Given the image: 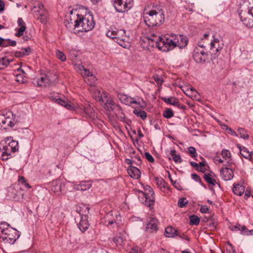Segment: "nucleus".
<instances>
[{"instance_id":"nucleus-1","label":"nucleus","mask_w":253,"mask_h":253,"mask_svg":"<svg viewBox=\"0 0 253 253\" xmlns=\"http://www.w3.org/2000/svg\"><path fill=\"white\" fill-rule=\"evenodd\" d=\"M143 20L149 27L160 26L165 22L164 11L159 7L154 6L152 9L144 13Z\"/></svg>"},{"instance_id":"nucleus-2","label":"nucleus","mask_w":253,"mask_h":253,"mask_svg":"<svg viewBox=\"0 0 253 253\" xmlns=\"http://www.w3.org/2000/svg\"><path fill=\"white\" fill-rule=\"evenodd\" d=\"M241 21L247 27H253V0H246L238 10Z\"/></svg>"},{"instance_id":"nucleus-3","label":"nucleus","mask_w":253,"mask_h":253,"mask_svg":"<svg viewBox=\"0 0 253 253\" xmlns=\"http://www.w3.org/2000/svg\"><path fill=\"white\" fill-rule=\"evenodd\" d=\"M76 16L74 26L75 28L78 29L79 31L86 32L94 28L95 23L92 14L89 13L83 16L77 13Z\"/></svg>"},{"instance_id":"nucleus-4","label":"nucleus","mask_w":253,"mask_h":253,"mask_svg":"<svg viewBox=\"0 0 253 253\" xmlns=\"http://www.w3.org/2000/svg\"><path fill=\"white\" fill-rule=\"evenodd\" d=\"M0 233L2 234L0 238L2 241L10 245L14 244L21 235L19 231L11 227L3 228L0 227Z\"/></svg>"},{"instance_id":"nucleus-5","label":"nucleus","mask_w":253,"mask_h":253,"mask_svg":"<svg viewBox=\"0 0 253 253\" xmlns=\"http://www.w3.org/2000/svg\"><path fill=\"white\" fill-rule=\"evenodd\" d=\"M171 38L159 37L152 41L155 42L156 45L160 50L167 52L176 47L175 40H174V37Z\"/></svg>"},{"instance_id":"nucleus-6","label":"nucleus","mask_w":253,"mask_h":253,"mask_svg":"<svg viewBox=\"0 0 253 253\" xmlns=\"http://www.w3.org/2000/svg\"><path fill=\"white\" fill-rule=\"evenodd\" d=\"M96 100L103 103L104 108L108 111L117 110L120 111L121 110V106L116 104L114 101L108 96V94L105 92H102L100 95L95 96Z\"/></svg>"},{"instance_id":"nucleus-7","label":"nucleus","mask_w":253,"mask_h":253,"mask_svg":"<svg viewBox=\"0 0 253 253\" xmlns=\"http://www.w3.org/2000/svg\"><path fill=\"white\" fill-rule=\"evenodd\" d=\"M57 78L55 74L47 73V74L42 75L39 78L33 80V83L37 86H48L56 81Z\"/></svg>"},{"instance_id":"nucleus-8","label":"nucleus","mask_w":253,"mask_h":253,"mask_svg":"<svg viewBox=\"0 0 253 253\" xmlns=\"http://www.w3.org/2000/svg\"><path fill=\"white\" fill-rule=\"evenodd\" d=\"M114 8L119 13H124L130 9L133 5V0H111Z\"/></svg>"},{"instance_id":"nucleus-9","label":"nucleus","mask_w":253,"mask_h":253,"mask_svg":"<svg viewBox=\"0 0 253 253\" xmlns=\"http://www.w3.org/2000/svg\"><path fill=\"white\" fill-rule=\"evenodd\" d=\"M32 10L35 15L37 16L38 20H40L42 24L46 23L48 13L42 4L38 2L35 4L32 8Z\"/></svg>"},{"instance_id":"nucleus-10","label":"nucleus","mask_w":253,"mask_h":253,"mask_svg":"<svg viewBox=\"0 0 253 253\" xmlns=\"http://www.w3.org/2000/svg\"><path fill=\"white\" fill-rule=\"evenodd\" d=\"M7 196L10 200L20 201L23 199L24 193L19 185H14L8 188Z\"/></svg>"},{"instance_id":"nucleus-11","label":"nucleus","mask_w":253,"mask_h":253,"mask_svg":"<svg viewBox=\"0 0 253 253\" xmlns=\"http://www.w3.org/2000/svg\"><path fill=\"white\" fill-rule=\"evenodd\" d=\"M12 115L11 112L6 113V114H0V129L5 130L8 127H11L15 125L14 121H12L10 116Z\"/></svg>"},{"instance_id":"nucleus-12","label":"nucleus","mask_w":253,"mask_h":253,"mask_svg":"<svg viewBox=\"0 0 253 253\" xmlns=\"http://www.w3.org/2000/svg\"><path fill=\"white\" fill-rule=\"evenodd\" d=\"M145 192L139 191L145 198V202L148 203L147 206L150 207L154 205L155 202L154 192L150 186H147L145 189Z\"/></svg>"},{"instance_id":"nucleus-13","label":"nucleus","mask_w":253,"mask_h":253,"mask_svg":"<svg viewBox=\"0 0 253 253\" xmlns=\"http://www.w3.org/2000/svg\"><path fill=\"white\" fill-rule=\"evenodd\" d=\"M230 161L227 162V164H224L225 168H222L220 170V173L223 180L225 181L231 180L234 176V173L231 168H228L227 166H231L232 162H230Z\"/></svg>"},{"instance_id":"nucleus-14","label":"nucleus","mask_w":253,"mask_h":253,"mask_svg":"<svg viewBox=\"0 0 253 253\" xmlns=\"http://www.w3.org/2000/svg\"><path fill=\"white\" fill-rule=\"evenodd\" d=\"M158 220L156 218H148L146 231L149 233L156 232L158 230Z\"/></svg>"},{"instance_id":"nucleus-15","label":"nucleus","mask_w":253,"mask_h":253,"mask_svg":"<svg viewBox=\"0 0 253 253\" xmlns=\"http://www.w3.org/2000/svg\"><path fill=\"white\" fill-rule=\"evenodd\" d=\"M171 37H174V40H175L176 46H178L180 48H182L186 46L188 44V40L186 36L182 35H176L171 34Z\"/></svg>"},{"instance_id":"nucleus-16","label":"nucleus","mask_w":253,"mask_h":253,"mask_svg":"<svg viewBox=\"0 0 253 253\" xmlns=\"http://www.w3.org/2000/svg\"><path fill=\"white\" fill-rule=\"evenodd\" d=\"M230 228L233 231H240V234L244 236L253 235V229L248 230L245 225L238 224L236 225L231 226Z\"/></svg>"},{"instance_id":"nucleus-17","label":"nucleus","mask_w":253,"mask_h":253,"mask_svg":"<svg viewBox=\"0 0 253 253\" xmlns=\"http://www.w3.org/2000/svg\"><path fill=\"white\" fill-rule=\"evenodd\" d=\"M8 143L3 146V150L7 151V153L15 152L18 150V143L17 141L8 139Z\"/></svg>"},{"instance_id":"nucleus-18","label":"nucleus","mask_w":253,"mask_h":253,"mask_svg":"<svg viewBox=\"0 0 253 253\" xmlns=\"http://www.w3.org/2000/svg\"><path fill=\"white\" fill-rule=\"evenodd\" d=\"M50 98L51 100L54 101L56 103L64 106L68 109H71L73 108L72 104L71 103H69L65 100L60 98L58 95H50Z\"/></svg>"},{"instance_id":"nucleus-19","label":"nucleus","mask_w":253,"mask_h":253,"mask_svg":"<svg viewBox=\"0 0 253 253\" xmlns=\"http://www.w3.org/2000/svg\"><path fill=\"white\" fill-rule=\"evenodd\" d=\"M81 219L80 222L78 224L79 229L84 232L86 231L89 226L88 221V216L87 215L81 214Z\"/></svg>"},{"instance_id":"nucleus-20","label":"nucleus","mask_w":253,"mask_h":253,"mask_svg":"<svg viewBox=\"0 0 253 253\" xmlns=\"http://www.w3.org/2000/svg\"><path fill=\"white\" fill-rule=\"evenodd\" d=\"M17 24L19 28H15V30L17 32L15 33V36L19 37L23 35L24 32L26 29V26L25 22L21 17L18 18Z\"/></svg>"},{"instance_id":"nucleus-21","label":"nucleus","mask_w":253,"mask_h":253,"mask_svg":"<svg viewBox=\"0 0 253 253\" xmlns=\"http://www.w3.org/2000/svg\"><path fill=\"white\" fill-rule=\"evenodd\" d=\"M49 190L56 194H59L61 191V183L59 180H54L49 184Z\"/></svg>"},{"instance_id":"nucleus-22","label":"nucleus","mask_w":253,"mask_h":253,"mask_svg":"<svg viewBox=\"0 0 253 253\" xmlns=\"http://www.w3.org/2000/svg\"><path fill=\"white\" fill-rule=\"evenodd\" d=\"M127 170L128 173L131 178L137 179L140 177L141 172L137 168L129 166Z\"/></svg>"},{"instance_id":"nucleus-23","label":"nucleus","mask_w":253,"mask_h":253,"mask_svg":"<svg viewBox=\"0 0 253 253\" xmlns=\"http://www.w3.org/2000/svg\"><path fill=\"white\" fill-rule=\"evenodd\" d=\"M213 38V40L211 42V49H213V48H215V51L216 53L215 54H213L212 55V58L215 59L218 55V53L222 49V47L220 46L216 47V44L218 43L219 42V40L218 38H215L214 35L212 36Z\"/></svg>"},{"instance_id":"nucleus-24","label":"nucleus","mask_w":253,"mask_h":253,"mask_svg":"<svg viewBox=\"0 0 253 253\" xmlns=\"http://www.w3.org/2000/svg\"><path fill=\"white\" fill-rule=\"evenodd\" d=\"M238 148L240 150L241 155L245 158L251 160L253 151L249 152L248 149L245 147H242L239 144L237 145Z\"/></svg>"},{"instance_id":"nucleus-25","label":"nucleus","mask_w":253,"mask_h":253,"mask_svg":"<svg viewBox=\"0 0 253 253\" xmlns=\"http://www.w3.org/2000/svg\"><path fill=\"white\" fill-rule=\"evenodd\" d=\"M178 230L173 228L172 226H169L165 229V235L167 237L172 238L177 234Z\"/></svg>"},{"instance_id":"nucleus-26","label":"nucleus","mask_w":253,"mask_h":253,"mask_svg":"<svg viewBox=\"0 0 253 253\" xmlns=\"http://www.w3.org/2000/svg\"><path fill=\"white\" fill-rule=\"evenodd\" d=\"M232 191L235 195L241 196L245 191V187L239 184H236L233 187Z\"/></svg>"},{"instance_id":"nucleus-27","label":"nucleus","mask_w":253,"mask_h":253,"mask_svg":"<svg viewBox=\"0 0 253 253\" xmlns=\"http://www.w3.org/2000/svg\"><path fill=\"white\" fill-rule=\"evenodd\" d=\"M213 175L214 174L211 171L210 173L208 174L205 173L204 175V178L206 181L212 186H214L216 183L215 180L212 178Z\"/></svg>"},{"instance_id":"nucleus-28","label":"nucleus","mask_w":253,"mask_h":253,"mask_svg":"<svg viewBox=\"0 0 253 253\" xmlns=\"http://www.w3.org/2000/svg\"><path fill=\"white\" fill-rule=\"evenodd\" d=\"M193 58L196 63H203L206 61L205 56L204 54H199V52H196L193 55Z\"/></svg>"},{"instance_id":"nucleus-29","label":"nucleus","mask_w":253,"mask_h":253,"mask_svg":"<svg viewBox=\"0 0 253 253\" xmlns=\"http://www.w3.org/2000/svg\"><path fill=\"white\" fill-rule=\"evenodd\" d=\"M112 241L116 245V246H122L124 244V239L123 236L120 234L119 235L114 237L113 238Z\"/></svg>"},{"instance_id":"nucleus-30","label":"nucleus","mask_w":253,"mask_h":253,"mask_svg":"<svg viewBox=\"0 0 253 253\" xmlns=\"http://www.w3.org/2000/svg\"><path fill=\"white\" fill-rule=\"evenodd\" d=\"M84 111L87 116L89 117H92L93 116L94 110L90 105L87 104L85 106H84Z\"/></svg>"},{"instance_id":"nucleus-31","label":"nucleus","mask_w":253,"mask_h":253,"mask_svg":"<svg viewBox=\"0 0 253 253\" xmlns=\"http://www.w3.org/2000/svg\"><path fill=\"white\" fill-rule=\"evenodd\" d=\"M121 102L126 105L131 103V97L124 94H120L119 96Z\"/></svg>"},{"instance_id":"nucleus-32","label":"nucleus","mask_w":253,"mask_h":253,"mask_svg":"<svg viewBox=\"0 0 253 253\" xmlns=\"http://www.w3.org/2000/svg\"><path fill=\"white\" fill-rule=\"evenodd\" d=\"M162 100L166 103L175 106L177 105L178 100L177 98L172 97L170 98L162 97Z\"/></svg>"},{"instance_id":"nucleus-33","label":"nucleus","mask_w":253,"mask_h":253,"mask_svg":"<svg viewBox=\"0 0 253 253\" xmlns=\"http://www.w3.org/2000/svg\"><path fill=\"white\" fill-rule=\"evenodd\" d=\"M117 33H116L115 37L114 38V41H118L120 39H123L124 38H126V31L123 29H119L116 31Z\"/></svg>"},{"instance_id":"nucleus-34","label":"nucleus","mask_w":253,"mask_h":253,"mask_svg":"<svg viewBox=\"0 0 253 253\" xmlns=\"http://www.w3.org/2000/svg\"><path fill=\"white\" fill-rule=\"evenodd\" d=\"M170 155L172 157V159L176 163H181L182 159L179 155L176 154V151L174 149L170 150Z\"/></svg>"},{"instance_id":"nucleus-35","label":"nucleus","mask_w":253,"mask_h":253,"mask_svg":"<svg viewBox=\"0 0 253 253\" xmlns=\"http://www.w3.org/2000/svg\"><path fill=\"white\" fill-rule=\"evenodd\" d=\"M133 112L137 117L141 118L142 120H145L147 117V113L144 111L135 109L133 110Z\"/></svg>"},{"instance_id":"nucleus-36","label":"nucleus","mask_w":253,"mask_h":253,"mask_svg":"<svg viewBox=\"0 0 253 253\" xmlns=\"http://www.w3.org/2000/svg\"><path fill=\"white\" fill-rule=\"evenodd\" d=\"M190 224L198 225L200 222V218L196 215L193 214L189 216Z\"/></svg>"},{"instance_id":"nucleus-37","label":"nucleus","mask_w":253,"mask_h":253,"mask_svg":"<svg viewBox=\"0 0 253 253\" xmlns=\"http://www.w3.org/2000/svg\"><path fill=\"white\" fill-rule=\"evenodd\" d=\"M163 116L166 119H169L173 117L174 113L172 109L167 108L163 112Z\"/></svg>"},{"instance_id":"nucleus-38","label":"nucleus","mask_w":253,"mask_h":253,"mask_svg":"<svg viewBox=\"0 0 253 253\" xmlns=\"http://www.w3.org/2000/svg\"><path fill=\"white\" fill-rule=\"evenodd\" d=\"M75 66L78 67L80 70H83L84 72V74L86 76L87 78L90 77V75H92L91 74L89 70H87L82 64H74Z\"/></svg>"},{"instance_id":"nucleus-39","label":"nucleus","mask_w":253,"mask_h":253,"mask_svg":"<svg viewBox=\"0 0 253 253\" xmlns=\"http://www.w3.org/2000/svg\"><path fill=\"white\" fill-rule=\"evenodd\" d=\"M118 29H116L115 28L110 27V29L107 31L106 33V36L113 39L114 40V38L115 37L116 33H117L116 31H117Z\"/></svg>"},{"instance_id":"nucleus-40","label":"nucleus","mask_w":253,"mask_h":253,"mask_svg":"<svg viewBox=\"0 0 253 253\" xmlns=\"http://www.w3.org/2000/svg\"><path fill=\"white\" fill-rule=\"evenodd\" d=\"M16 45V42L14 40H11L9 39H4L3 47H7L8 46H15Z\"/></svg>"},{"instance_id":"nucleus-41","label":"nucleus","mask_w":253,"mask_h":253,"mask_svg":"<svg viewBox=\"0 0 253 253\" xmlns=\"http://www.w3.org/2000/svg\"><path fill=\"white\" fill-rule=\"evenodd\" d=\"M113 215V213L112 212H108L106 215H105V220L106 222H108L107 225L109 226L110 225H112L115 222V219H111L110 217Z\"/></svg>"},{"instance_id":"nucleus-42","label":"nucleus","mask_w":253,"mask_h":253,"mask_svg":"<svg viewBox=\"0 0 253 253\" xmlns=\"http://www.w3.org/2000/svg\"><path fill=\"white\" fill-rule=\"evenodd\" d=\"M188 150L189 155L191 157L195 158V160L197 161L196 157L198 156V154L196 152V149L194 147L191 146L188 148Z\"/></svg>"},{"instance_id":"nucleus-43","label":"nucleus","mask_w":253,"mask_h":253,"mask_svg":"<svg viewBox=\"0 0 253 253\" xmlns=\"http://www.w3.org/2000/svg\"><path fill=\"white\" fill-rule=\"evenodd\" d=\"M126 38H124L123 39H120L118 41H115V42L118 43V44L121 46L126 48L129 45V43L127 42L126 41Z\"/></svg>"},{"instance_id":"nucleus-44","label":"nucleus","mask_w":253,"mask_h":253,"mask_svg":"<svg viewBox=\"0 0 253 253\" xmlns=\"http://www.w3.org/2000/svg\"><path fill=\"white\" fill-rule=\"evenodd\" d=\"M153 79H154V81L156 82L158 86H162L163 83H164V80L161 77L156 74L153 76Z\"/></svg>"},{"instance_id":"nucleus-45","label":"nucleus","mask_w":253,"mask_h":253,"mask_svg":"<svg viewBox=\"0 0 253 253\" xmlns=\"http://www.w3.org/2000/svg\"><path fill=\"white\" fill-rule=\"evenodd\" d=\"M238 132L239 133L240 137L245 139H247L249 138V135L247 133L246 131L243 128H239L238 129Z\"/></svg>"},{"instance_id":"nucleus-46","label":"nucleus","mask_w":253,"mask_h":253,"mask_svg":"<svg viewBox=\"0 0 253 253\" xmlns=\"http://www.w3.org/2000/svg\"><path fill=\"white\" fill-rule=\"evenodd\" d=\"M90 78V79L84 78V80L87 84H89L90 86H93L94 85L96 79L93 75H91Z\"/></svg>"},{"instance_id":"nucleus-47","label":"nucleus","mask_w":253,"mask_h":253,"mask_svg":"<svg viewBox=\"0 0 253 253\" xmlns=\"http://www.w3.org/2000/svg\"><path fill=\"white\" fill-rule=\"evenodd\" d=\"M155 180L156 182V184L161 188L165 187V185L166 184V182L164 180V179L162 178L155 177Z\"/></svg>"},{"instance_id":"nucleus-48","label":"nucleus","mask_w":253,"mask_h":253,"mask_svg":"<svg viewBox=\"0 0 253 253\" xmlns=\"http://www.w3.org/2000/svg\"><path fill=\"white\" fill-rule=\"evenodd\" d=\"M80 184L81 187H82L83 191L89 189L91 186V183L89 181H82Z\"/></svg>"},{"instance_id":"nucleus-49","label":"nucleus","mask_w":253,"mask_h":253,"mask_svg":"<svg viewBox=\"0 0 253 253\" xmlns=\"http://www.w3.org/2000/svg\"><path fill=\"white\" fill-rule=\"evenodd\" d=\"M56 57L58 59H60L61 61L64 62L66 59L65 55L61 51L57 50L56 51Z\"/></svg>"},{"instance_id":"nucleus-50","label":"nucleus","mask_w":253,"mask_h":253,"mask_svg":"<svg viewBox=\"0 0 253 253\" xmlns=\"http://www.w3.org/2000/svg\"><path fill=\"white\" fill-rule=\"evenodd\" d=\"M188 202L185 198L179 199L178 201V206L180 208H183L188 204Z\"/></svg>"},{"instance_id":"nucleus-51","label":"nucleus","mask_w":253,"mask_h":253,"mask_svg":"<svg viewBox=\"0 0 253 253\" xmlns=\"http://www.w3.org/2000/svg\"><path fill=\"white\" fill-rule=\"evenodd\" d=\"M31 52V48L28 47L27 48H22L21 50L19 52V54H22V56L27 55H29Z\"/></svg>"},{"instance_id":"nucleus-52","label":"nucleus","mask_w":253,"mask_h":253,"mask_svg":"<svg viewBox=\"0 0 253 253\" xmlns=\"http://www.w3.org/2000/svg\"><path fill=\"white\" fill-rule=\"evenodd\" d=\"M221 155L223 158H225L226 160L228 158L229 159L231 157V153L227 150H223L221 151Z\"/></svg>"},{"instance_id":"nucleus-53","label":"nucleus","mask_w":253,"mask_h":253,"mask_svg":"<svg viewBox=\"0 0 253 253\" xmlns=\"http://www.w3.org/2000/svg\"><path fill=\"white\" fill-rule=\"evenodd\" d=\"M176 236H178L181 239H185L188 241H190V238L184 233H179L178 231L177 234Z\"/></svg>"},{"instance_id":"nucleus-54","label":"nucleus","mask_w":253,"mask_h":253,"mask_svg":"<svg viewBox=\"0 0 253 253\" xmlns=\"http://www.w3.org/2000/svg\"><path fill=\"white\" fill-rule=\"evenodd\" d=\"M9 156H10V153H7V151L4 150V151L2 152L1 156V160L3 161L8 160L9 158V157H8Z\"/></svg>"},{"instance_id":"nucleus-55","label":"nucleus","mask_w":253,"mask_h":253,"mask_svg":"<svg viewBox=\"0 0 253 253\" xmlns=\"http://www.w3.org/2000/svg\"><path fill=\"white\" fill-rule=\"evenodd\" d=\"M145 156L147 160L150 162V163H154V159L153 157V156L148 152H145Z\"/></svg>"},{"instance_id":"nucleus-56","label":"nucleus","mask_w":253,"mask_h":253,"mask_svg":"<svg viewBox=\"0 0 253 253\" xmlns=\"http://www.w3.org/2000/svg\"><path fill=\"white\" fill-rule=\"evenodd\" d=\"M169 177L171 181L172 182L173 186L176 188L177 190H181L182 189L181 188V185L179 184L178 182H177L176 181H175L174 182H172V180L170 177V175L169 174Z\"/></svg>"},{"instance_id":"nucleus-57","label":"nucleus","mask_w":253,"mask_h":253,"mask_svg":"<svg viewBox=\"0 0 253 253\" xmlns=\"http://www.w3.org/2000/svg\"><path fill=\"white\" fill-rule=\"evenodd\" d=\"M129 253H142V251L140 248L135 247L131 249Z\"/></svg>"},{"instance_id":"nucleus-58","label":"nucleus","mask_w":253,"mask_h":253,"mask_svg":"<svg viewBox=\"0 0 253 253\" xmlns=\"http://www.w3.org/2000/svg\"><path fill=\"white\" fill-rule=\"evenodd\" d=\"M192 178L197 182H201V179L200 177L196 173H193L191 174Z\"/></svg>"},{"instance_id":"nucleus-59","label":"nucleus","mask_w":253,"mask_h":253,"mask_svg":"<svg viewBox=\"0 0 253 253\" xmlns=\"http://www.w3.org/2000/svg\"><path fill=\"white\" fill-rule=\"evenodd\" d=\"M208 211L209 208L207 206H202L200 210L202 213H207L208 212Z\"/></svg>"},{"instance_id":"nucleus-60","label":"nucleus","mask_w":253,"mask_h":253,"mask_svg":"<svg viewBox=\"0 0 253 253\" xmlns=\"http://www.w3.org/2000/svg\"><path fill=\"white\" fill-rule=\"evenodd\" d=\"M18 182L19 184L23 185L26 182V180L23 176H19Z\"/></svg>"},{"instance_id":"nucleus-61","label":"nucleus","mask_w":253,"mask_h":253,"mask_svg":"<svg viewBox=\"0 0 253 253\" xmlns=\"http://www.w3.org/2000/svg\"><path fill=\"white\" fill-rule=\"evenodd\" d=\"M9 226H10L9 224L5 222H1V223H0V227H1L2 228H3L4 227V228H10Z\"/></svg>"},{"instance_id":"nucleus-62","label":"nucleus","mask_w":253,"mask_h":253,"mask_svg":"<svg viewBox=\"0 0 253 253\" xmlns=\"http://www.w3.org/2000/svg\"><path fill=\"white\" fill-rule=\"evenodd\" d=\"M5 3L3 1L0 0V12L3 11L4 9Z\"/></svg>"},{"instance_id":"nucleus-63","label":"nucleus","mask_w":253,"mask_h":253,"mask_svg":"<svg viewBox=\"0 0 253 253\" xmlns=\"http://www.w3.org/2000/svg\"><path fill=\"white\" fill-rule=\"evenodd\" d=\"M201 158L203 159L204 160L202 162L199 163V164H198L199 167H205L207 165V162L205 160V159H204L202 157H201Z\"/></svg>"},{"instance_id":"nucleus-64","label":"nucleus","mask_w":253,"mask_h":253,"mask_svg":"<svg viewBox=\"0 0 253 253\" xmlns=\"http://www.w3.org/2000/svg\"><path fill=\"white\" fill-rule=\"evenodd\" d=\"M190 164L191 166H192L193 167L195 168L196 170H197V168H198V167H199V165H198V164L197 163L191 161L190 162Z\"/></svg>"}]
</instances>
